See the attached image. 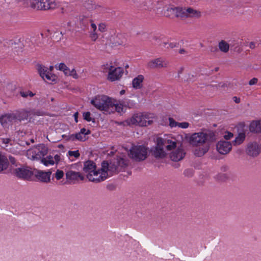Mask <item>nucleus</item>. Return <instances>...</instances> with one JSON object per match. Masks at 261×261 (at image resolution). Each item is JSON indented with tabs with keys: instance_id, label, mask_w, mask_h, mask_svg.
<instances>
[{
	"instance_id": "1",
	"label": "nucleus",
	"mask_w": 261,
	"mask_h": 261,
	"mask_svg": "<svg viewBox=\"0 0 261 261\" xmlns=\"http://www.w3.org/2000/svg\"><path fill=\"white\" fill-rule=\"evenodd\" d=\"M128 165V161L125 157L117 156L110 162L103 161L101 163V169L87 174V177L90 181L99 182L104 181L114 174H117L123 171Z\"/></svg>"
},
{
	"instance_id": "2",
	"label": "nucleus",
	"mask_w": 261,
	"mask_h": 261,
	"mask_svg": "<svg viewBox=\"0 0 261 261\" xmlns=\"http://www.w3.org/2000/svg\"><path fill=\"white\" fill-rule=\"evenodd\" d=\"M91 103L97 109L103 111V113L111 114L115 111L118 113H124L126 109L122 102L115 103L112 99L107 96H97L91 100Z\"/></svg>"
},
{
	"instance_id": "3",
	"label": "nucleus",
	"mask_w": 261,
	"mask_h": 261,
	"mask_svg": "<svg viewBox=\"0 0 261 261\" xmlns=\"http://www.w3.org/2000/svg\"><path fill=\"white\" fill-rule=\"evenodd\" d=\"M176 144L175 141L158 138L156 146L151 149V154L156 159H162L166 155L164 148L166 147L168 150H171L176 147Z\"/></svg>"
},
{
	"instance_id": "4",
	"label": "nucleus",
	"mask_w": 261,
	"mask_h": 261,
	"mask_svg": "<svg viewBox=\"0 0 261 261\" xmlns=\"http://www.w3.org/2000/svg\"><path fill=\"white\" fill-rule=\"evenodd\" d=\"M215 140L214 133L212 131L206 130L192 134L189 138V141L192 146H200Z\"/></svg>"
},
{
	"instance_id": "5",
	"label": "nucleus",
	"mask_w": 261,
	"mask_h": 261,
	"mask_svg": "<svg viewBox=\"0 0 261 261\" xmlns=\"http://www.w3.org/2000/svg\"><path fill=\"white\" fill-rule=\"evenodd\" d=\"M151 118L149 114L138 113L134 114L130 119L128 120V123L129 124L139 126H147L152 123L153 121L150 119Z\"/></svg>"
},
{
	"instance_id": "6",
	"label": "nucleus",
	"mask_w": 261,
	"mask_h": 261,
	"mask_svg": "<svg viewBox=\"0 0 261 261\" xmlns=\"http://www.w3.org/2000/svg\"><path fill=\"white\" fill-rule=\"evenodd\" d=\"M30 7L37 10H53L58 7L55 0H30Z\"/></svg>"
},
{
	"instance_id": "7",
	"label": "nucleus",
	"mask_w": 261,
	"mask_h": 261,
	"mask_svg": "<svg viewBox=\"0 0 261 261\" xmlns=\"http://www.w3.org/2000/svg\"><path fill=\"white\" fill-rule=\"evenodd\" d=\"M148 149L143 145L134 146L129 150L128 155L135 161L140 162L145 160L147 156Z\"/></svg>"
},
{
	"instance_id": "8",
	"label": "nucleus",
	"mask_w": 261,
	"mask_h": 261,
	"mask_svg": "<svg viewBox=\"0 0 261 261\" xmlns=\"http://www.w3.org/2000/svg\"><path fill=\"white\" fill-rule=\"evenodd\" d=\"M168 62L162 58H157L150 60L147 64V67L150 69H158L166 68Z\"/></svg>"
},
{
	"instance_id": "9",
	"label": "nucleus",
	"mask_w": 261,
	"mask_h": 261,
	"mask_svg": "<svg viewBox=\"0 0 261 261\" xmlns=\"http://www.w3.org/2000/svg\"><path fill=\"white\" fill-rule=\"evenodd\" d=\"M14 175L19 178L23 179L29 180L33 175V172L27 167H19L16 168L14 170Z\"/></svg>"
},
{
	"instance_id": "10",
	"label": "nucleus",
	"mask_w": 261,
	"mask_h": 261,
	"mask_svg": "<svg viewBox=\"0 0 261 261\" xmlns=\"http://www.w3.org/2000/svg\"><path fill=\"white\" fill-rule=\"evenodd\" d=\"M166 16L171 18H177L182 19V7H172L168 8L165 12Z\"/></svg>"
},
{
	"instance_id": "11",
	"label": "nucleus",
	"mask_w": 261,
	"mask_h": 261,
	"mask_svg": "<svg viewBox=\"0 0 261 261\" xmlns=\"http://www.w3.org/2000/svg\"><path fill=\"white\" fill-rule=\"evenodd\" d=\"M123 69L121 67H114L110 66L109 67L108 80L113 82L118 80L122 76Z\"/></svg>"
},
{
	"instance_id": "12",
	"label": "nucleus",
	"mask_w": 261,
	"mask_h": 261,
	"mask_svg": "<svg viewBox=\"0 0 261 261\" xmlns=\"http://www.w3.org/2000/svg\"><path fill=\"white\" fill-rule=\"evenodd\" d=\"M182 19L187 18H200L201 16V12L191 7H182Z\"/></svg>"
},
{
	"instance_id": "13",
	"label": "nucleus",
	"mask_w": 261,
	"mask_h": 261,
	"mask_svg": "<svg viewBox=\"0 0 261 261\" xmlns=\"http://www.w3.org/2000/svg\"><path fill=\"white\" fill-rule=\"evenodd\" d=\"M15 117L14 112L6 113L0 117V123L4 127H7L16 121Z\"/></svg>"
},
{
	"instance_id": "14",
	"label": "nucleus",
	"mask_w": 261,
	"mask_h": 261,
	"mask_svg": "<svg viewBox=\"0 0 261 261\" xmlns=\"http://www.w3.org/2000/svg\"><path fill=\"white\" fill-rule=\"evenodd\" d=\"M232 148V144L230 142L220 141L217 144V149L222 154H226Z\"/></svg>"
},
{
	"instance_id": "15",
	"label": "nucleus",
	"mask_w": 261,
	"mask_h": 261,
	"mask_svg": "<svg viewBox=\"0 0 261 261\" xmlns=\"http://www.w3.org/2000/svg\"><path fill=\"white\" fill-rule=\"evenodd\" d=\"M247 154L254 157L257 156L260 152V148L256 142L249 143L246 150Z\"/></svg>"
},
{
	"instance_id": "16",
	"label": "nucleus",
	"mask_w": 261,
	"mask_h": 261,
	"mask_svg": "<svg viewBox=\"0 0 261 261\" xmlns=\"http://www.w3.org/2000/svg\"><path fill=\"white\" fill-rule=\"evenodd\" d=\"M185 154L186 153L182 148H178L171 153L170 157L172 161L178 162L182 160Z\"/></svg>"
},
{
	"instance_id": "17",
	"label": "nucleus",
	"mask_w": 261,
	"mask_h": 261,
	"mask_svg": "<svg viewBox=\"0 0 261 261\" xmlns=\"http://www.w3.org/2000/svg\"><path fill=\"white\" fill-rule=\"evenodd\" d=\"M51 174V171L45 172L38 170L37 171L36 174V177L39 181L47 183L50 181V177Z\"/></svg>"
},
{
	"instance_id": "18",
	"label": "nucleus",
	"mask_w": 261,
	"mask_h": 261,
	"mask_svg": "<svg viewBox=\"0 0 261 261\" xmlns=\"http://www.w3.org/2000/svg\"><path fill=\"white\" fill-rule=\"evenodd\" d=\"M34 153L35 155H33L34 159L41 158L47 153V149L44 144H41L36 148Z\"/></svg>"
},
{
	"instance_id": "19",
	"label": "nucleus",
	"mask_w": 261,
	"mask_h": 261,
	"mask_svg": "<svg viewBox=\"0 0 261 261\" xmlns=\"http://www.w3.org/2000/svg\"><path fill=\"white\" fill-rule=\"evenodd\" d=\"M96 166L95 163L91 160L84 162L83 170L85 173L90 174L96 170Z\"/></svg>"
},
{
	"instance_id": "20",
	"label": "nucleus",
	"mask_w": 261,
	"mask_h": 261,
	"mask_svg": "<svg viewBox=\"0 0 261 261\" xmlns=\"http://www.w3.org/2000/svg\"><path fill=\"white\" fill-rule=\"evenodd\" d=\"M66 176L67 179L69 180H77L79 178L82 180L84 179V177L81 174L80 172L73 171L71 170L68 171L66 173Z\"/></svg>"
},
{
	"instance_id": "21",
	"label": "nucleus",
	"mask_w": 261,
	"mask_h": 261,
	"mask_svg": "<svg viewBox=\"0 0 261 261\" xmlns=\"http://www.w3.org/2000/svg\"><path fill=\"white\" fill-rule=\"evenodd\" d=\"M14 112L16 116V121L18 120L21 122L22 120H27L29 117V112L24 110L16 111Z\"/></svg>"
},
{
	"instance_id": "22",
	"label": "nucleus",
	"mask_w": 261,
	"mask_h": 261,
	"mask_svg": "<svg viewBox=\"0 0 261 261\" xmlns=\"http://www.w3.org/2000/svg\"><path fill=\"white\" fill-rule=\"evenodd\" d=\"M249 129L251 132L261 133V120L253 121L250 124Z\"/></svg>"
},
{
	"instance_id": "23",
	"label": "nucleus",
	"mask_w": 261,
	"mask_h": 261,
	"mask_svg": "<svg viewBox=\"0 0 261 261\" xmlns=\"http://www.w3.org/2000/svg\"><path fill=\"white\" fill-rule=\"evenodd\" d=\"M143 80L144 76L142 75H138L133 80V87L135 89H140L142 87V82Z\"/></svg>"
},
{
	"instance_id": "24",
	"label": "nucleus",
	"mask_w": 261,
	"mask_h": 261,
	"mask_svg": "<svg viewBox=\"0 0 261 261\" xmlns=\"http://www.w3.org/2000/svg\"><path fill=\"white\" fill-rule=\"evenodd\" d=\"M8 165L9 162L7 157L0 154V173L7 169Z\"/></svg>"
},
{
	"instance_id": "25",
	"label": "nucleus",
	"mask_w": 261,
	"mask_h": 261,
	"mask_svg": "<svg viewBox=\"0 0 261 261\" xmlns=\"http://www.w3.org/2000/svg\"><path fill=\"white\" fill-rule=\"evenodd\" d=\"M209 147L207 145H203L202 147L198 148L194 150V154L197 156L203 155L208 150Z\"/></svg>"
},
{
	"instance_id": "26",
	"label": "nucleus",
	"mask_w": 261,
	"mask_h": 261,
	"mask_svg": "<svg viewBox=\"0 0 261 261\" xmlns=\"http://www.w3.org/2000/svg\"><path fill=\"white\" fill-rule=\"evenodd\" d=\"M21 45L20 42L19 41H15L13 40H11L6 42V44H5V46L11 48L12 49H16L20 47Z\"/></svg>"
},
{
	"instance_id": "27",
	"label": "nucleus",
	"mask_w": 261,
	"mask_h": 261,
	"mask_svg": "<svg viewBox=\"0 0 261 261\" xmlns=\"http://www.w3.org/2000/svg\"><path fill=\"white\" fill-rule=\"evenodd\" d=\"M37 70L40 76L43 80H45L44 76L46 74L47 72H49L46 67L39 64L37 65Z\"/></svg>"
},
{
	"instance_id": "28",
	"label": "nucleus",
	"mask_w": 261,
	"mask_h": 261,
	"mask_svg": "<svg viewBox=\"0 0 261 261\" xmlns=\"http://www.w3.org/2000/svg\"><path fill=\"white\" fill-rule=\"evenodd\" d=\"M219 48L224 53H227L229 49V45L224 40H221L219 43Z\"/></svg>"
},
{
	"instance_id": "29",
	"label": "nucleus",
	"mask_w": 261,
	"mask_h": 261,
	"mask_svg": "<svg viewBox=\"0 0 261 261\" xmlns=\"http://www.w3.org/2000/svg\"><path fill=\"white\" fill-rule=\"evenodd\" d=\"M245 137L246 136L244 133H239L238 136L235 138V140L233 141V144L234 145L241 144L244 141Z\"/></svg>"
},
{
	"instance_id": "30",
	"label": "nucleus",
	"mask_w": 261,
	"mask_h": 261,
	"mask_svg": "<svg viewBox=\"0 0 261 261\" xmlns=\"http://www.w3.org/2000/svg\"><path fill=\"white\" fill-rule=\"evenodd\" d=\"M41 162L46 166L48 165H54L55 163L53 158L51 155L47 156L45 158H42L41 160Z\"/></svg>"
},
{
	"instance_id": "31",
	"label": "nucleus",
	"mask_w": 261,
	"mask_h": 261,
	"mask_svg": "<svg viewBox=\"0 0 261 261\" xmlns=\"http://www.w3.org/2000/svg\"><path fill=\"white\" fill-rule=\"evenodd\" d=\"M123 103V105L125 107V109L129 108V109H134L136 108V103L131 100H128L126 101H122Z\"/></svg>"
},
{
	"instance_id": "32",
	"label": "nucleus",
	"mask_w": 261,
	"mask_h": 261,
	"mask_svg": "<svg viewBox=\"0 0 261 261\" xmlns=\"http://www.w3.org/2000/svg\"><path fill=\"white\" fill-rule=\"evenodd\" d=\"M45 80L47 82H51L55 81L56 80V76L54 74H52L51 73L49 72H47L46 74L44 76Z\"/></svg>"
},
{
	"instance_id": "33",
	"label": "nucleus",
	"mask_w": 261,
	"mask_h": 261,
	"mask_svg": "<svg viewBox=\"0 0 261 261\" xmlns=\"http://www.w3.org/2000/svg\"><path fill=\"white\" fill-rule=\"evenodd\" d=\"M63 34L62 32L56 31L54 33L53 37L57 41H59L62 39Z\"/></svg>"
},
{
	"instance_id": "34",
	"label": "nucleus",
	"mask_w": 261,
	"mask_h": 261,
	"mask_svg": "<svg viewBox=\"0 0 261 261\" xmlns=\"http://www.w3.org/2000/svg\"><path fill=\"white\" fill-rule=\"evenodd\" d=\"M229 178V176L226 173H219L217 175V179L220 181H225Z\"/></svg>"
},
{
	"instance_id": "35",
	"label": "nucleus",
	"mask_w": 261,
	"mask_h": 261,
	"mask_svg": "<svg viewBox=\"0 0 261 261\" xmlns=\"http://www.w3.org/2000/svg\"><path fill=\"white\" fill-rule=\"evenodd\" d=\"M83 118L84 119L88 121V122H90L91 121H92L93 122H95V120L94 119H92L90 116H91V113L90 112H84L83 114Z\"/></svg>"
},
{
	"instance_id": "36",
	"label": "nucleus",
	"mask_w": 261,
	"mask_h": 261,
	"mask_svg": "<svg viewBox=\"0 0 261 261\" xmlns=\"http://www.w3.org/2000/svg\"><path fill=\"white\" fill-rule=\"evenodd\" d=\"M64 176V172L62 170H57L55 174H54L55 177L57 180L61 179Z\"/></svg>"
},
{
	"instance_id": "37",
	"label": "nucleus",
	"mask_w": 261,
	"mask_h": 261,
	"mask_svg": "<svg viewBox=\"0 0 261 261\" xmlns=\"http://www.w3.org/2000/svg\"><path fill=\"white\" fill-rule=\"evenodd\" d=\"M92 22V20L87 18H83L81 20V23L85 28L88 25L89 22Z\"/></svg>"
},
{
	"instance_id": "38",
	"label": "nucleus",
	"mask_w": 261,
	"mask_h": 261,
	"mask_svg": "<svg viewBox=\"0 0 261 261\" xmlns=\"http://www.w3.org/2000/svg\"><path fill=\"white\" fill-rule=\"evenodd\" d=\"M169 126L171 127L177 126L178 122L171 117L169 118Z\"/></svg>"
},
{
	"instance_id": "39",
	"label": "nucleus",
	"mask_w": 261,
	"mask_h": 261,
	"mask_svg": "<svg viewBox=\"0 0 261 261\" xmlns=\"http://www.w3.org/2000/svg\"><path fill=\"white\" fill-rule=\"evenodd\" d=\"M68 155L70 156H74L75 158H77L80 156V154L79 153V150H75V151H69L68 152Z\"/></svg>"
},
{
	"instance_id": "40",
	"label": "nucleus",
	"mask_w": 261,
	"mask_h": 261,
	"mask_svg": "<svg viewBox=\"0 0 261 261\" xmlns=\"http://www.w3.org/2000/svg\"><path fill=\"white\" fill-rule=\"evenodd\" d=\"M75 138H76V140L84 141L86 140V137L85 135H82L80 132L79 133L75 134Z\"/></svg>"
},
{
	"instance_id": "41",
	"label": "nucleus",
	"mask_w": 261,
	"mask_h": 261,
	"mask_svg": "<svg viewBox=\"0 0 261 261\" xmlns=\"http://www.w3.org/2000/svg\"><path fill=\"white\" fill-rule=\"evenodd\" d=\"M190 124L187 122H178L177 126L182 128H187L189 126Z\"/></svg>"
},
{
	"instance_id": "42",
	"label": "nucleus",
	"mask_w": 261,
	"mask_h": 261,
	"mask_svg": "<svg viewBox=\"0 0 261 261\" xmlns=\"http://www.w3.org/2000/svg\"><path fill=\"white\" fill-rule=\"evenodd\" d=\"M184 174L187 177H191L193 175V170L191 169H187L184 171Z\"/></svg>"
},
{
	"instance_id": "43",
	"label": "nucleus",
	"mask_w": 261,
	"mask_h": 261,
	"mask_svg": "<svg viewBox=\"0 0 261 261\" xmlns=\"http://www.w3.org/2000/svg\"><path fill=\"white\" fill-rule=\"evenodd\" d=\"M90 38L92 41H95L98 38L97 34L95 33V32H92L90 35Z\"/></svg>"
},
{
	"instance_id": "44",
	"label": "nucleus",
	"mask_w": 261,
	"mask_h": 261,
	"mask_svg": "<svg viewBox=\"0 0 261 261\" xmlns=\"http://www.w3.org/2000/svg\"><path fill=\"white\" fill-rule=\"evenodd\" d=\"M233 136V135L232 133L230 132H227V134H225L224 136V138L225 140H230L231 138H232Z\"/></svg>"
},
{
	"instance_id": "45",
	"label": "nucleus",
	"mask_w": 261,
	"mask_h": 261,
	"mask_svg": "<svg viewBox=\"0 0 261 261\" xmlns=\"http://www.w3.org/2000/svg\"><path fill=\"white\" fill-rule=\"evenodd\" d=\"M69 75L72 76L73 78L75 79H77L79 77L77 74L76 72V71L74 69L70 71Z\"/></svg>"
},
{
	"instance_id": "46",
	"label": "nucleus",
	"mask_w": 261,
	"mask_h": 261,
	"mask_svg": "<svg viewBox=\"0 0 261 261\" xmlns=\"http://www.w3.org/2000/svg\"><path fill=\"white\" fill-rule=\"evenodd\" d=\"M67 68V67L66 66V65L64 63H61L59 64L58 69L60 70H61V71H63L64 70H66V69Z\"/></svg>"
},
{
	"instance_id": "47",
	"label": "nucleus",
	"mask_w": 261,
	"mask_h": 261,
	"mask_svg": "<svg viewBox=\"0 0 261 261\" xmlns=\"http://www.w3.org/2000/svg\"><path fill=\"white\" fill-rule=\"evenodd\" d=\"M80 133L82 135H85L86 136V135L89 134L90 133V131L89 130H86L85 128H83L81 129Z\"/></svg>"
},
{
	"instance_id": "48",
	"label": "nucleus",
	"mask_w": 261,
	"mask_h": 261,
	"mask_svg": "<svg viewBox=\"0 0 261 261\" xmlns=\"http://www.w3.org/2000/svg\"><path fill=\"white\" fill-rule=\"evenodd\" d=\"M258 81V79L257 78L254 77L249 81L248 84L250 86L255 85L257 83Z\"/></svg>"
},
{
	"instance_id": "49",
	"label": "nucleus",
	"mask_w": 261,
	"mask_h": 261,
	"mask_svg": "<svg viewBox=\"0 0 261 261\" xmlns=\"http://www.w3.org/2000/svg\"><path fill=\"white\" fill-rule=\"evenodd\" d=\"M98 30L101 32H103L106 31V25L103 23H100L98 26Z\"/></svg>"
},
{
	"instance_id": "50",
	"label": "nucleus",
	"mask_w": 261,
	"mask_h": 261,
	"mask_svg": "<svg viewBox=\"0 0 261 261\" xmlns=\"http://www.w3.org/2000/svg\"><path fill=\"white\" fill-rule=\"evenodd\" d=\"M9 161H10V163L12 165H15L16 164V159L13 156H9Z\"/></svg>"
},
{
	"instance_id": "51",
	"label": "nucleus",
	"mask_w": 261,
	"mask_h": 261,
	"mask_svg": "<svg viewBox=\"0 0 261 261\" xmlns=\"http://www.w3.org/2000/svg\"><path fill=\"white\" fill-rule=\"evenodd\" d=\"M76 139V138H75V134H73L71 135L68 136V139H66V140H72L74 141Z\"/></svg>"
},
{
	"instance_id": "52",
	"label": "nucleus",
	"mask_w": 261,
	"mask_h": 261,
	"mask_svg": "<svg viewBox=\"0 0 261 261\" xmlns=\"http://www.w3.org/2000/svg\"><path fill=\"white\" fill-rule=\"evenodd\" d=\"M53 159H54L55 162L57 164L60 161L61 157L59 154H56Z\"/></svg>"
},
{
	"instance_id": "53",
	"label": "nucleus",
	"mask_w": 261,
	"mask_h": 261,
	"mask_svg": "<svg viewBox=\"0 0 261 261\" xmlns=\"http://www.w3.org/2000/svg\"><path fill=\"white\" fill-rule=\"evenodd\" d=\"M20 95L23 97H27L28 96V91L27 92L20 91Z\"/></svg>"
},
{
	"instance_id": "54",
	"label": "nucleus",
	"mask_w": 261,
	"mask_h": 261,
	"mask_svg": "<svg viewBox=\"0 0 261 261\" xmlns=\"http://www.w3.org/2000/svg\"><path fill=\"white\" fill-rule=\"evenodd\" d=\"M184 67H181L179 68V69L178 70V77H180V74H181L183 71H184Z\"/></svg>"
},
{
	"instance_id": "55",
	"label": "nucleus",
	"mask_w": 261,
	"mask_h": 261,
	"mask_svg": "<svg viewBox=\"0 0 261 261\" xmlns=\"http://www.w3.org/2000/svg\"><path fill=\"white\" fill-rule=\"evenodd\" d=\"M228 167L226 165H224L221 167V170L223 172H226L228 170Z\"/></svg>"
},
{
	"instance_id": "56",
	"label": "nucleus",
	"mask_w": 261,
	"mask_h": 261,
	"mask_svg": "<svg viewBox=\"0 0 261 261\" xmlns=\"http://www.w3.org/2000/svg\"><path fill=\"white\" fill-rule=\"evenodd\" d=\"M163 44H164V47H166L167 45H169V46L170 47H171V48H173L175 46V45L173 43H172L169 44L168 43L164 42Z\"/></svg>"
},
{
	"instance_id": "57",
	"label": "nucleus",
	"mask_w": 261,
	"mask_h": 261,
	"mask_svg": "<svg viewBox=\"0 0 261 261\" xmlns=\"http://www.w3.org/2000/svg\"><path fill=\"white\" fill-rule=\"evenodd\" d=\"M233 99L234 100V101L236 103H239L241 101V99L239 97H237L236 96H234L233 97Z\"/></svg>"
},
{
	"instance_id": "58",
	"label": "nucleus",
	"mask_w": 261,
	"mask_h": 261,
	"mask_svg": "<svg viewBox=\"0 0 261 261\" xmlns=\"http://www.w3.org/2000/svg\"><path fill=\"white\" fill-rule=\"evenodd\" d=\"M11 139L9 138H5L3 139V143L5 144H9L11 142Z\"/></svg>"
},
{
	"instance_id": "59",
	"label": "nucleus",
	"mask_w": 261,
	"mask_h": 261,
	"mask_svg": "<svg viewBox=\"0 0 261 261\" xmlns=\"http://www.w3.org/2000/svg\"><path fill=\"white\" fill-rule=\"evenodd\" d=\"M70 71L69 69L67 67L66 70H64L63 72H64L65 74L66 75H69Z\"/></svg>"
},
{
	"instance_id": "60",
	"label": "nucleus",
	"mask_w": 261,
	"mask_h": 261,
	"mask_svg": "<svg viewBox=\"0 0 261 261\" xmlns=\"http://www.w3.org/2000/svg\"><path fill=\"white\" fill-rule=\"evenodd\" d=\"M91 22V26L92 29H93V32H95L97 27L95 24L92 23V22Z\"/></svg>"
},
{
	"instance_id": "61",
	"label": "nucleus",
	"mask_w": 261,
	"mask_h": 261,
	"mask_svg": "<svg viewBox=\"0 0 261 261\" xmlns=\"http://www.w3.org/2000/svg\"><path fill=\"white\" fill-rule=\"evenodd\" d=\"M78 115H79V113L78 112H76L73 115V116L74 117V119H75V121L76 122H77L78 120H77V118H78Z\"/></svg>"
},
{
	"instance_id": "62",
	"label": "nucleus",
	"mask_w": 261,
	"mask_h": 261,
	"mask_svg": "<svg viewBox=\"0 0 261 261\" xmlns=\"http://www.w3.org/2000/svg\"><path fill=\"white\" fill-rule=\"evenodd\" d=\"M249 47L251 48H254L255 47V43L253 42H251L249 44Z\"/></svg>"
},
{
	"instance_id": "63",
	"label": "nucleus",
	"mask_w": 261,
	"mask_h": 261,
	"mask_svg": "<svg viewBox=\"0 0 261 261\" xmlns=\"http://www.w3.org/2000/svg\"><path fill=\"white\" fill-rule=\"evenodd\" d=\"M28 95H29L31 97H33L35 95L34 93H33L32 92H31L30 91H28Z\"/></svg>"
},
{
	"instance_id": "64",
	"label": "nucleus",
	"mask_w": 261,
	"mask_h": 261,
	"mask_svg": "<svg viewBox=\"0 0 261 261\" xmlns=\"http://www.w3.org/2000/svg\"><path fill=\"white\" fill-rule=\"evenodd\" d=\"M225 86H226V85L224 83H220L218 85V87H225Z\"/></svg>"
}]
</instances>
